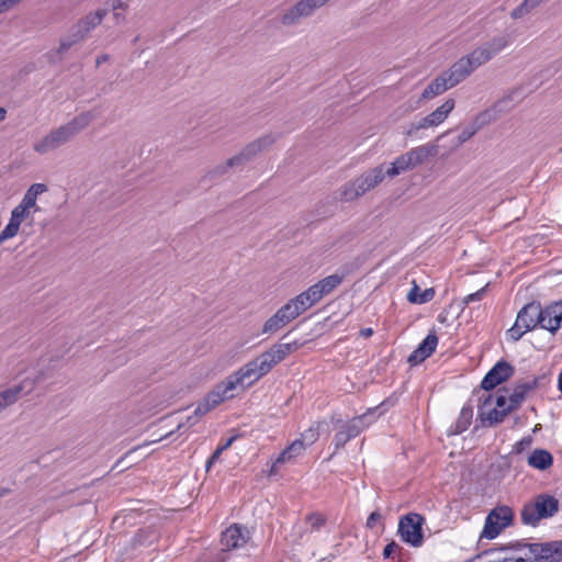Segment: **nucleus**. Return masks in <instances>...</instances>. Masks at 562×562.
Here are the masks:
<instances>
[{"instance_id":"nucleus-1","label":"nucleus","mask_w":562,"mask_h":562,"mask_svg":"<svg viewBox=\"0 0 562 562\" xmlns=\"http://www.w3.org/2000/svg\"><path fill=\"white\" fill-rule=\"evenodd\" d=\"M299 346L296 341L274 344L269 350L248 361L224 381L216 384L203 400L207 402L212 408H215L225 400L233 397V395H228L229 391L235 390L238 385L245 387L252 385L260 378L268 374L274 366L284 360L286 356L294 352Z\"/></svg>"},{"instance_id":"nucleus-2","label":"nucleus","mask_w":562,"mask_h":562,"mask_svg":"<svg viewBox=\"0 0 562 562\" xmlns=\"http://www.w3.org/2000/svg\"><path fill=\"white\" fill-rule=\"evenodd\" d=\"M47 190L48 187L45 183H33L26 190L21 202L12 210L9 223L0 233V245L14 237L23 223H26L25 226L33 225V215L41 210L37 198Z\"/></svg>"},{"instance_id":"nucleus-3","label":"nucleus","mask_w":562,"mask_h":562,"mask_svg":"<svg viewBox=\"0 0 562 562\" xmlns=\"http://www.w3.org/2000/svg\"><path fill=\"white\" fill-rule=\"evenodd\" d=\"M94 120L95 114L92 111L81 112L66 124L52 130L41 140L33 145V149L41 155L53 151L74 139Z\"/></svg>"},{"instance_id":"nucleus-4","label":"nucleus","mask_w":562,"mask_h":562,"mask_svg":"<svg viewBox=\"0 0 562 562\" xmlns=\"http://www.w3.org/2000/svg\"><path fill=\"white\" fill-rule=\"evenodd\" d=\"M522 324L525 330H531L537 326L554 334L562 323V301L554 302L546 308L539 302L526 304L516 317Z\"/></svg>"},{"instance_id":"nucleus-5","label":"nucleus","mask_w":562,"mask_h":562,"mask_svg":"<svg viewBox=\"0 0 562 562\" xmlns=\"http://www.w3.org/2000/svg\"><path fill=\"white\" fill-rule=\"evenodd\" d=\"M387 177L384 165H379L346 182L339 188V200L351 202L379 186Z\"/></svg>"},{"instance_id":"nucleus-6","label":"nucleus","mask_w":562,"mask_h":562,"mask_svg":"<svg viewBox=\"0 0 562 562\" xmlns=\"http://www.w3.org/2000/svg\"><path fill=\"white\" fill-rule=\"evenodd\" d=\"M108 15L106 9H98L80 18L69 30L68 34L60 38L57 55H61L74 45L85 41L89 33L99 26Z\"/></svg>"},{"instance_id":"nucleus-7","label":"nucleus","mask_w":562,"mask_h":562,"mask_svg":"<svg viewBox=\"0 0 562 562\" xmlns=\"http://www.w3.org/2000/svg\"><path fill=\"white\" fill-rule=\"evenodd\" d=\"M378 407L369 408L364 414L356 416L348 422H344L340 418L331 417V422L334 423L335 429L337 432L334 436V446L335 451L342 449L347 442L351 439L358 437L372 420H368V418L375 413Z\"/></svg>"},{"instance_id":"nucleus-8","label":"nucleus","mask_w":562,"mask_h":562,"mask_svg":"<svg viewBox=\"0 0 562 562\" xmlns=\"http://www.w3.org/2000/svg\"><path fill=\"white\" fill-rule=\"evenodd\" d=\"M559 510V501L549 494H539L532 502L526 503L520 512L525 525L537 526L541 519L554 516Z\"/></svg>"},{"instance_id":"nucleus-9","label":"nucleus","mask_w":562,"mask_h":562,"mask_svg":"<svg viewBox=\"0 0 562 562\" xmlns=\"http://www.w3.org/2000/svg\"><path fill=\"white\" fill-rule=\"evenodd\" d=\"M510 97L507 98L509 100ZM506 99L499 100L487 110L480 112L467 126H464L461 133L453 139L451 149L454 150L470 140L480 130L487 126L498 119V108Z\"/></svg>"},{"instance_id":"nucleus-10","label":"nucleus","mask_w":562,"mask_h":562,"mask_svg":"<svg viewBox=\"0 0 562 562\" xmlns=\"http://www.w3.org/2000/svg\"><path fill=\"white\" fill-rule=\"evenodd\" d=\"M424 522L425 518L417 513H408L402 516L397 530L401 539L414 548H419L424 542Z\"/></svg>"},{"instance_id":"nucleus-11","label":"nucleus","mask_w":562,"mask_h":562,"mask_svg":"<svg viewBox=\"0 0 562 562\" xmlns=\"http://www.w3.org/2000/svg\"><path fill=\"white\" fill-rule=\"evenodd\" d=\"M454 105L456 102L453 99L446 100L430 114L426 115L418 122L411 123L405 132V135L408 137H413L419 130L438 126L448 117V115L454 109Z\"/></svg>"},{"instance_id":"nucleus-12","label":"nucleus","mask_w":562,"mask_h":562,"mask_svg":"<svg viewBox=\"0 0 562 562\" xmlns=\"http://www.w3.org/2000/svg\"><path fill=\"white\" fill-rule=\"evenodd\" d=\"M328 0H300L288 9L280 18L284 26L296 25L301 19L311 16L314 11L323 7Z\"/></svg>"},{"instance_id":"nucleus-13","label":"nucleus","mask_w":562,"mask_h":562,"mask_svg":"<svg viewBox=\"0 0 562 562\" xmlns=\"http://www.w3.org/2000/svg\"><path fill=\"white\" fill-rule=\"evenodd\" d=\"M514 372L515 369L509 362L501 360L485 374L481 382V389L491 391L510 379Z\"/></svg>"},{"instance_id":"nucleus-14","label":"nucleus","mask_w":562,"mask_h":562,"mask_svg":"<svg viewBox=\"0 0 562 562\" xmlns=\"http://www.w3.org/2000/svg\"><path fill=\"white\" fill-rule=\"evenodd\" d=\"M438 345V337L435 333H429L418 347L409 355L407 361L411 366H417L430 357Z\"/></svg>"},{"instance_id":"nucleus-15","label":"nucleus","mask_w":562,"mask_h":562,"mask_svg":"<svg viewBox=\"0 0 562 562\" xmlns=\"http://www.w3.org/2000/svg\"><path fill=\"white\" fill-rule=\"evenodd\" d=\"M546 380V375L536 376L528 382L518 383L513 393L508 397V405L513 411L517 409L526 395L540 386L541 382Z\"/></svg>"},{"instance_id":"nucleus-16","label":"nucleus","mask_w":562,"mask_h":562,"mask_svg":"<svg viewBox=\"0 0 562 562\" xmlns=\"http://www.w3.org/2000/svg\"><path fill=\"white\" fill-rule=\"evenodd\" d=\"M344 281V274H330L308 288L314 300L319 302L324 296L330 294Z\"/></svg>"},{"instance_id":"nucleus-17","label":"nucleus","mask_w":562,"mask_h":562,"mask_svg":"<svg viewBox=\"0 0 562 562\" xmlns=\"http://www.w3.org/2000/svg\"><path fill=\"white\" fill-rule=\"evenodd\" d=\"M472 72L473 70L471 69L470 64L464 59V57H461L448 70L443 71V75L447 78L448 83L453 88L468 78Z\"/></svg>"},{"instance_id":"nucleus-18","label":"nucleus","mask_w":562,"mask_h":562,"mask_svg":"<svg viewBox=\"0 0 562 562\" xmlns=\"http://www.w3.org/2000/svg\"><path fill=\"white\" fill-rule=\"evenodd\" d=\"M246 530L237 525L227 528L221 538L224 550H233L244 546L247 542Z\"/></svg>"},{"instance_id":"nucleus-19","label":"nucleus","mask_w":562,"mask_h":562,"mask_svg":"<svg viewBox=\"0 0 562 562\" xmlns=\"http://www.w3.org/2000/svg\"><path fill=\"white\" fill-rule=\"evenodd\" d=\"M278 136L274 134H266L249 144H247L243 149L244 156L250 161L257 155L262 153L263 150L270 148L277 140Z\"/></svg>"},{"instance_id":"nucleus-20","label":"nucleus","mask_w":562,"mask_h":562,"mask_svg":"<svg viewBox=\"0 0 562 562\" xmlns=\"http://www.w3.org/2000/svg\"><path fill=\"white\" fill-rule=\"evenodd\" d=\"M513 409L509 405L506 408L499 409L497 407H492L488 411L479 412L477 420L481 422L483 427H492L497 425L504 420V418L510 413Z\"/></svg>"},{"instance_id":"nucleus-21","label":"nucleus","mask_w":562,"mask_h":562,"mask_svg":"<svg viewBox=\"0 0 562 562\" xmlns=\"http://www.w3.org/2000/svg\"><path fill=\"white\" fill-rule=\"evenodd\" d=\"M415 169V165L413 162V157L409 150L401 156H398L391 166L386 169V173L389 178H394L403 172Z\"/></svg>"},{"instance_id":"nucleus-22","label":"nucleus","mask_w":562,"mask_h":562,"mask_svg":"<svg viewBox=\"0 0 562 562\" xmlns=\"http://www.w3.org/2000/svg\"><path fill=\"white\" fill-rule=\"evenodd\" d=\"M303 440L295 439L289 447H286L274 461L271 472L277 471L279 464L292 461L305 450Z\"/></svg>"},{"instance_id":"nucleus-23","label":"nucleus","mask_w":562,"mask_h":562,"mask_svg":"<svg viewBox=\"0 0 562 562\" xmlns=\"http://www.w3.org/2000/svg\"><path fill=\"white\" fill-rule=\"evenodd\" d=\"M439 147L436 144H426L417 146L409 150L415 168L425 164L430 157L438 154Z\"/></svg>"},{"instance_id":"nucleus-24","label":"nucleus","mask_w":562,"mask_h":562,"mask_svg":"<svg viewBox=\"0 0 562 562\" xmlns=\"http://www.w3.org/2000/svg\"><path fill=\"white\" fill-rule=\"evenodd\" d=\"M439 147L436 144H426L417 146L409 150L415 168L425 164L430 157L438 154Z\"/></svg>"},{"instance_id":"nucleus-25","label":"nucleus","mask_w":562,"mask_h":562,"mask_svg":"<svg viewBox=\"0 0 562 562\" xmlns=\"http://www.w3.org/2000/svg\"><path fill=\"white\" fill-rule=\"evenodd\" d=\"M553 463L552 454L544 449H536L528 457V464L537 470L544 471Z\"/></svg>"},{"instance_id":"nucleus-26","label":"nucleus","mask_w":562,"mask_h":562,"mask_svg":"<svg viewBox=\"0 0 562 562\" xmlns=\"http://www.w3.org/2000/svg\"><path fill=\"white\" fill-rule=\"evenodd\" d=\"M451 88V85L448 83V80L442 72L424 89L422 99H432L434 97L439 95Z\"/></svg>"},{"instance_id":"nucleus-27","label":"nucleus","mask_w":562,"mask_h":562,"mask_svg":"<svg viewBox=\"0 0 562 562\" xmlns=\"http://www.w3.org/2000/svg\"><path fill=\"white\" fill-rule=\"evenodd\" d=\"M529 552L533 555V559L529 562H554L550 542L531 543L529 544Z\"/></svg>"},{"instance_id":"nucleus-28","label":"nucleus","mask_w":562,"mask_h":562,"mask_svg":"<svg viewBox=\"0 0 562 562\" xmlns=\"http://www.w3.org/2000/svg\"><path fill=\"white\" fill-rule=\"evenodd\" d=\"M435 296V290L432 288L420 291L418 284L414 281L413 288L407 294V301L412 304H425L430 302Z\"/></svg>"},{"instance_id":"nucleus-29","label":"nucleus","mask_w":562,"mask_h":562,"mask_svg":"<svg viewBox=\"0 0 562 562\" xmlns=\"http://www.w3.org/2000/svg\"><path fill=\"white\" fill-rule=\"evenodd\" d=\"M472 417H473V407L470 404H465L462 407L460 415L456 422V425H454L453 429H451L450 434L459 435V434H462L463 431H465L469 428V426L471 425Z\"/></svg>"},{"instance_id":"nucleus-30","label":"nucleus","mask_w":562,"mask_h":562,"mask_svg":"<svg viewBox=\"0 0 562 562\" xmlns=\"http://www.w3.org/2000/svg\"><path fill=\"white\" fill-rule=\"evenodd\" d=\"M464 59L470 64L471 69L474 71L477 67L486 64L492 59L491 54L485 49L484 46H480L472 50L470 54L463 56Z\"/></svg>"},{"instance_id":"nucleus-31","label":"nucleus","mask_w":562,"mask_h":562,"mask_svg":"<svg viewBox=\"0 0 562 562\" xmlns=\"http://www.w3.org/2000/svg\"><path fill=\"white\" fill-rule=\"evenodd\" d=\"M313 297H314V295H312V293L307 289L306 291L296 295L294 299L290 300L291 303L293 304L294 308L296 310L299 316L302 313H304L306 310H308L311 306L318 303Z\"/></svg>"},{"instance_id":"nucleus-32","label":"nucleus","mask_w":562,"mask_h":562,"mask_svg":"<svg viewBox=\"0 0 562 562\" xmlns=\"http://www.w3.org/2000/svg\"><path fill=\"white\" fill-rule=\"evenodd\" d=\"M494 521H498L501 527L506 528L510 525L514 514L513 510L508 506H498L494 508L487 516Z\"/></svg>"},{"instance_id":"nucleus-33","label":"nucleus","mask_w":562,"mask_h":562,"mask_svg":"<svg viewBox=\"0 0 562 562\" xmlns=\"http://www.w3.org/2000/svg\"><path fill=\"white\" fill-rule=\"evenodd\" d=\"M22 391L23 385L18 384L0 392V413L8 406L14 404L19 400V395Z\"/></svg>"},{"instance_id":"nucleus-34","label":"nucleus","mask_w":562,"mask_h":562,"mask_svg":"<svg viewBox=\"0 0 562 562\" xmlns=\"http://www.w3.org/2000/svg\"><path fill=\"white\" fill-rule=\"evenodd\" d=\"M546 0H522V2L510 12L514 20L521 19L540 7Z\"/></svg>"},{"instance_id":"nucleus-35","label":"nucleus","mask_w":562,"mask_h":562,"mask_svg":"<svg viewBox=\"0 0 562 562\" xmlns=\"http://www.w3.org/2000/svg\"><path fill=\"white\" fill-rule=\"evenodd\" d=\"M289 323L285 322L281 313L276 312L271 317H269L262 327V334H274Z\"/></svg>"},{"instance_id":"nucleus-36","label":"nucleus","mask_w":562,"mask_h":562,"mask_svg":"<svg viewBox=\"0 0 562 562\" xmlns=\"http://www.w3.org/2000/svg\"><path fill=\"white\" fill-rule=\"evenodd\" d=\"M322 424H324V422H315L308 429L301 434V438L299 440H303L305 447L313 445L319 437Z\"/></svg>"},{"instance_id":"nucleus-37","label":"nucleus","mask_w":562,"mask_h":562,"mask_svg":"<svg viewBox=\"0 0 562 562\" xmlns=\"http://www.w3.org/2000/svg\"><path fill=\"white\" fill-rule=\"evenodd\" d=\"M504 529L498 525V521H494L491 518L486 517L485 525L483 531L481 533V538L494 539L499 532Z\"/></svg>"},{"instance_id":"nucleus-38","label":"nucleus","mask_w":562,"mask_h":562,"mask_svg":"<svg viewBox=\"0 0 562 562\" xmlns=\"http://www.w3.org/2000/svg\"><path fill=\"white\" fill-rule=\"evenodd\" d=\"M508 45V40L505 36H498L492 38L490 42H487L485 45V49L491 54V57L493 58L496 54H498L501 50H503Z\"/></svg>"},{"instance_id":"nucleus-39","label":"nucleus","mask_w":562,"mask_h":562,"mask_svg":"<svg viewBox=\"0 0 562 562\" xmlns=\"http://www.w3.org/2000/svg\"><path fill=\"white\" fill-rule=\"evenodd\" d=\"M154 536L155 532L150 528L139 529L133 538V544L134 547L149 546L151 543V540H149V538Z\"/></svg>"},{"instance_id":"nucleus-40","label":"nucleus","mask_w":562,"mask_h":562,"mask_svg":"<svg viewBox=\"0 0 562 562\" xmlns=\"http://www.w3.org/2000/svg\"><path fill=\"white\" fill-rule=\"evenodd\" d=\"M213 408L209 405L207 402L204 400L198 404V406L194 409L193 416H189L187 419V424L189 426L194 425L198 422V417L205 415Z\"/></svg>"},{"instance_id":"nucleus-41","label":"nucleus","mask_w":562,"mask_h":562,"mask_svg":"<svg viewBox=\"0 0 562 562\" xmlns=\"http://www.w3.org/2000/svg\"><path fill=\"white\" fill-rule=\"evenodd\" d=\"M277 312L281 313L286 323L292 322L299 316L291 301L281 306Z\"/></svg>"},{"instance_id":"nucleus-42","label":"nucleus","mask_w":562,"mask_h":562,"mask_svg":"<svg viewBox=\"0 0 562 562\" xmlns=\"http://www.w3.org/2000/svg\"><path fill=\"white\" fill-rule=\"evenodd\" d=\"M528 330H525V327L522 326L519 321L516 319L515 324L507 330V336L513 340L517 341L519 340L524 334H526Z\"/></svg>"},{"instance_id":"nucleus-43","label":"nucleus","mask_w":562,"mask_h":562,"mask_svg":"<svg viewBox=\"0 0 562 562\" xmlns=\"http://www.w3.org/2000/svg\"><path fill=\"white\" fill-rule=\"evenodd\" d=\"M228 170H229V167L227 166V162L225 161L224 164L217 165L214 168H212L211 170H209L206 172V175L204 176V178L214 179L217 177H222L225 173H227Z\"/></svg>"},{"instance_id":"nucleus-44","label":"nucleus","mask_w":562,"mask_h":562,"mask_svg":"<svg viewBox=\"0 0 562 562\" xmlns=\"http://www.w3.org/2000/svg\"><path fill=\"white\" fill-rule=\"evenodd\" d=\"M487 288H488V283L485 286L477 290L476 292L471 293L468 296H465L463 300V303L470 304L475 301H481L485 296Z\"/></svg>"},{"instance_id":"nucleus-45","label":"nucleus","mask_w":562,"mask_h":562,"mask_svg":"<svg viewBox=\"0 0 562 562\" xmlns=\"http://www.w3.org/2000/svg\"><path fill=\"white\" fill-rule=\"evenodd\" d=\"M227 162V166L231 168H234V167H241L244 166L246 162H248L247 158L244 156L243 151H240L239 154L228 158L226 160Z\"/></svg>"},{"instance_id":"nucleus-46","label":"nucleus","mask_w":562,"mask_h":562,"mask_svg":"<svg viewBox=\"0 0 562 562\" xmlns=\"http://www.w3.org/2000/svg\"><path fill=\"white\" fill-rule=\"evenodd\" d=\"M480 405H479V412L488 411L492 407H494V395L487 394L485 396H481L480 398Z\"/></svg>"},{"instance_id":"nucleus-47","label":"nucleus","mask_w":562,"mask_h":562,"mask_svg":"<svg viewBox=\"0 0 562 562\" xmlns=\"http://www.w3.org/2000/svg\"><path fill=\"white\" fill-rule=\"evenodd\" d=\"M550 547H552L554 562L562 561V540L551 541Z\"/></svg>"},{"instance_id":"nucleus-48","label":"nucleus","mask_w":562,"mask_h":562,"mask_svg":"<svg viewBox=\"0 0 562 562\" xmlns=\"http://www.w3.org/2000/svg\"><path fill=\"white\" fill-rule=\"evenodd\" d=\"M532 442L530 436L524 437L518 442L515 443L513 451L515 453H521L526 448H528Z\"/></svg>"},{"instance_id":"nucleus-49","label":"nucleus","mask_w":562,"mask_h":562,"mask_svg":"<svg viewBox=\"0 0 562 562\" xmlns=\"http://www.w3.org/2000/svg\"><path fill=\"white\" fill-rule=\"evenodd\" d=\"M307 520L314 528H321L325 524V518L321 514H311Z\"/></svg>"},{"instance_id":"nucleus-50","label":"nucleus","mask_w":562,"mask_h":562,"mask_svg":"<svg viewBox=\"0 0 562 562\" xmlns=\"http://www.w3.org/2000/svg\"><path fill=\"white\" fill-rule=\"evenodd\" d=\"M400 549H401L400 546L395 541H392L385 546V548L383 550V557L385 559H390V558H392L393 553H395Z\"/></svg>"},{"instance_id":"nucleus-51","label":"nucleus","mask_w":562,"mask_h":562,"mask_svg":"<svg viewBox=\"0 0 562 562\" xmlns=\"http://www.w3.org/2000/svg\"><path fill=\"white\" fill-rule=\"evenodd\" d=\"M130 0H111V8L113 11H117V10H127L128 8V2Z\"/></svg>"},{"instance_id":"nucleus-52","label":"nucleus","mask_w":562,"mask_h":562,"mask_svg":"<svg viewBox=\"0 0 562 562\" xmlns=\"http://www.w3.org/2000/svg\"><path fill=\"white\" fill-rule=\"evenodd\" d=\"M508 400L505 395H496L494 396V405L495 407L503 409L506 408Z\"/></svg>"},{"instance_id":"nucleus-53","label":"nucleus","mask_w":562,"mask_h":562,"mask_svg":"<svg viewBox=\"0 0 562 562\" xmlns=\"http://www.w3.org/2000/svg\"><path fill=\"white\" fill-rule=\"evenodd\" d=\"M380 519H381V514L379 512L371 513L367 519V527L373 528L375 526L376 521H379Z\"/></svg>"},{"instance_id":"nucleus-54","label":"nucleus","mask_w":562,"mask_h":562,"mask_svg":"<svg viewBox=\"0 0 562 562\" xmlns=\"http://www.w3.org/2000/svg\"><path fill=\"white\" fill-rule=\"evenodd\" d=\"M529 544L530 543H526L524 541H515V542H510L509 544L505 546L501 550H505V549L521 550L522 548L529 549Z\"/></svg>"},{"instance_id":"nucleus-55","label":"nucleus","mask_w":562,"mask_h":562,"mask_svg":"<svg viewBox=\"0 0 562 562\" xmlns=\"http://www.w3.org/2000/svg\"><path fill=\"white\" fill-rule=\"evenodd\" d=\"M222 454V449H216L213 454L210 457V459L206 461V464H205V468H206V471H209L211 469V467L213 465V463L220 458V456Z\"/></svg>"},{"instance_id":"nucleus-56","label":"nucleus","mask_w":562,"mask_h":562,"mask_svg":"<svg viewBox=\"0 0 562 562\" xmlns=\"http://www.w3.org/2000/svg\"><path fill=\"white\" fill-rule=\"evenodd\" d=\"M502 560L506 561V562H529L532 559H525V558H521V557H517V558L510 557V558H504Z\"/></svg>"},{"instance_id":"nucleus-57","label":"nucleus","mask_w":562,"mask_h":562,"mask_svg":"<svg viewBox=\"0 0 562 562\" xmlns=\"http://www.w3.org/2000/svg\"><path fill=\"white\" fill-rule=\"evenodd\" d=\"M110 59V56L108 54H102L97 57L95 65L99 67L101 64L106 63Z\"/></svg>"},{"instance_id":"nucleus-58","label":"nucleus","mask_w":562,"mask_h":562,"mask_svg":"<svg viewBox=\"0 0 562 562\" xmlns=\"http://www.w3.org/2000/svg\"><path fill=\"white\" fill-rule=\"evenodd\" d=\"M372 335H373L372 328H362L360 330V336H362L364 338L371 337Z\"/></svg>"},{"instance_id":"nucleus-59","label":"nucleus","mask_w":562,"mask_h":562,"mask_svg":"<svg viewBox=\"0 0 562 562\" xmlns=\"http://www.w3.org/2000/svg\"><path fill=\"white\" fill-rule=\"evenodd\" d=\"M235 440V437L229 438L223 446L218 447L217 449H222V452L226 450Z\"/></svg>"},{"instance_id":"nucleus-60","label":"nucleus","mask_w":562,"mask_h":562,"mask_svg":"<svg viewBox=\"0 0 562 562\" xmlns=\"http://www.w3.org/2000/svg\"><path fill=\"white\" fill-rule=\"evenodd\" d=\"M113 18H114L116 23H120L121 21L124 20V15L122 13H120V12H116V11H114Z\"/></svg>"},{"instance_id":"nucleus-61","label":"nucleus","mask_w":562,"mask_h":562,"mask_svg":"<svg viewBox=\"0 0 562 562\" xmlns=\"http://www.w3.org/2000/svg\"><path fill=\"white\" fill-rule=\"evenodd\" d=\"M7 110L4 108H0V122L5 120Z\"/></svg>"},{"instance_id":"nucleus-62","label":"nucleus","mask_w":562,"mask_h":562,"mask_svg":"<svg viewBox=\"0 0 562 562\" xmlns=\"http://www.w3.org/2000/svg\"><path fill=\"white\" fill-rule=\"evenodd\" d=\"M558 389L562 393V371L560 372L558 378Z\"/></svg>"},{"instance_id":"nucleus-63","label":"nucleus","mask_w":562,"mask_h":562,"mask_svg":"<svg viewBox=\"0 0 562 562\" xmlns=\"http://www.w3.org/2000/svg\"><path fill=\"white\" fill-rule=\"evenodd\" d=\"M10 490L7 487H3L0 490V497H3L4 495L9 494Z\"/></svg>"},{"instance_id":"nucleus-64","label":"nucleus","mask_w":562,"mask_h":562,"mask_svg":"<svg viewBox=\"0 0 562 562\" xmlns=\"http://www.w3.org/2000/svg\"><path fill=\"white\" fill-rule=\"evenodd\" d=\"M451 132H452V131L450 130V131H448V132H446V133L441 134V135L439 136V138L445 137L446 135H449Z\"/></svg>"}]
</instances>
